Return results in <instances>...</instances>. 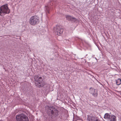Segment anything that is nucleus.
<instances>
[{
  "label": "nucleus",
  "instance_id": "f257e3e1",
  "mask_svg": "<svg viewBox=\"0 0 121 121\" xmlns=\"http://www.w3.org/2000/svg\"><path fill=\"white\" fill-rule=\"evenodd\" d=\"M10 12L7 4L4 5L0 7V16H3L6 14H9Z\"/></svg>",
  "mask_w": 121,
  "mask_h": 121
},
{
  "label": "nucleus",
  "instance_id": "f03ea898",
  "mask_svg": "<svg viewBox=\"0 0 121 121\" xmlns=\"http://www.w3.org/2000/svg\"><path fill=\"white\" fill-rule=\"evenodd\" d=\"M39 22V17L36 15L31 16L30 18L29 21L30 24L33 26H35L38 24Z\"/></svg>",
  "mask_w": 121,
  "mask_h": 121
},
{
  "label": "nucleus",
  "instance_id": "7ed1b4c3",
  "mask_svg": "<svg viewBox=\"0 0 121 121\" xmlns=\"http://www.w3.org/2000/svg\"><path fill=\"white\" fill-rule=\"evenodd\" d=\"M34 78L35 81L36 82L35 83L37 86L40 87L44 86V85L42 84V82H43V81L41 77H39L38 75H35L34 77Z\"/></svg>",
  "mask_w": 121,
  "mask_h": 121
},
{
  "label": "nucleus",
  "instance_id": "20e7f679",
  "mask_svg": "<svg viewBox=\"0 0 121 121\" xmlns=\"http://www.w3.org/2000/svg\"><path fill=\"white\" fill-rule=\"evenodd\" d=\"M16 121H29L27 116L23 114H20L16 116Z\"/></svg>",
  "mask_w": 121,
  "mask_h": 121
},
{
  "label": "nucleus",
  "instance_id": "39448f33",
  "mask_svg": "<svg viewBox=\"0 0 121 121\" xmlns=\"http://www.w3.org/2000/svg\"><path fill=\"white\" fill-rule=\"evenodd\" d=\"M55 34L58 35H60L62 33L63 29L59 26H57L54 28Z\"/></svg>",
  "mask_w": 121,
  "mask_h": 121
},
{
  "label": "nucleus",
  "instance_id": "423d86ee",
  "mask_svg": "<svg viewBox=\"0 0 121 121\" xmlns=\"http://www.w3.org/2000/svg\"><path fill=\"white\" fill-rule=\"evenodd\" d=\"M89 93L94 97H96L97 96V91L93 88L91 87L90 89Z\"/></svg>",
  "mask_w": 121,
  "mask_h": 121
},
{
  "label": "nucleus",
  "instance_id": "0eeeda50",
  "mask_svg": "<svg viewBox=\"0 0 121 121\" xmlns=\"http://www.w3.org/2000/svg\"><path fill=\"white\" fill-rule=\"evenodd\" d=\"M87 119L89 121H100L97 117L89 115L87 116Z\"/></svg>",
  "mask_w": 121,
  "mask_h": 121
},
{
  "label": "nucleus",
  "instance_id": "6e6552de",
  "mask_svg": "<svg viewBox=\"0 0 121 121\" xmlns=\"http://www.w3.org/2000/svg\"><path fill=\"white\" fill-rule=\"evenodd\" d=\"M66 18L67 20L72 22H75L76 20V19L75 18L68 15L66 16Z\"/></svg>",
  "mask_w": 121,
  "mask_h": 121
},
{
  "label": "nucleus",
  "instance_id": "1a4fd4ad",
  "mask_svg": "<svg viewBox=\"0 0 121 121\" xmlns=\"http://www.w3.org/2000/svg\"><path fill=\"white\" fill-rule=\"evenodd\" d=\"M108 120L109 121H116V117L114 115H110Z\"/></svg>",
  "mask_w": 121,
  "mask_h": 121
},
{
  "label": "nucleus",
  "instance_id": "9d476101",
  "mask_svg": "<svg viewBox=\"0 0 121 121\" xmlns=\"http://www.w3.org/2000/svg\"><path fill=\"white\" fill-rule=\"evenodd\" d=\"M45 11L47 13H49L50 10V8L49 6L48 5L45 6Z\"/></svg>",
  "mask_w": 121,
  "mask_h": 121
},
{
  "label": "nucleus",
  "instance_id": "9b49d317",
  "mask_svg": "<svg viewBox=\"0 0 121 121\" xmlns=\"http://www.w3.org/2000/svg\"><path fill=\"white\" fill-rule=\"evenodd\" d=\"M116 83L117 85H119L121 84V79L120 78L118 79L116 81Z\"/></svg>",
  "mask_w": 121,
  "mask_h": 121
},
{
  "label": "nucleus",
  "instance_id": "f8f14e48",
  "mask_svg": "<svg viewBox=\"0 0 121 121\" xmlns=\"http://www.w3.org/2000/svg\"><path fill=\"white\" fill-rule=\"evenodd\" d=\"M110 115L108 113H106L104 115V118L105 119H108V120Z\"/></svg>",
  "mask_w": 121,
  "mask_h": 121
},
{
  "label": "nucleus",
  "instance_id": "ddd939ff",
  "mask_svg": "<svg viewBox=\"0 0 121 121\" xmlns=\"http://www.w3.org/2000/svg\"><path fill=\"white\" fill-rule=\"evenodd\" d=\"M51 113L52 114H54V112L53 110H51Z\"/></svg>",
  "mask_w": 121,
  "mask_h": 121
},
{
  "label": "nucleus",
  "instance_id": "4468645a",
  "mask_svg": "<svg viewBox=\"0 0 121 121\" xmlns=\"http://www.w3.org/2000/svg\"><path fill=\"white\" fill-rule=\"evenodd\" d=\"M56 112H57V114H56V116H57L58 115V112L57 111H56Z\"/></svg>",
  "mask_w": 121,
  "mask_h": 121
},
{
  "label": "nucleus",
  "instance_id": "2eb2a0df",
  "mask_svg": "<svg viewBox=\"0 0 121 121\" xmlns=\"http://www.w3.org/2000/svg\"><path fill=\"white\" fill-rule=\"evenodd\" d=\"M51 108V107H49L48 108V109H50V110H51V109H50V108Z\"/></svg>",
  "mask_w": 121,
  "mask_h": 121
},
{
  "label": "nucleus",
  "instance_id": "dca6fc26",
  "mask_svg": "<svg viewBox=\"0 0 121 121\" xmlns=\"http://www.w3.org/2000/svg\"><path fill=\"white\" fill-rule=\"evenodd\" d=\"M0 121H2V120Z\"/></svg>",
  "mask_w": 121,
  "mask_h": 121
}]
</instances>
